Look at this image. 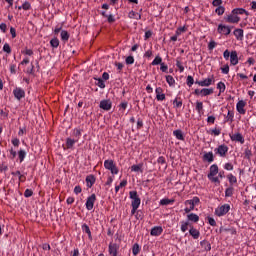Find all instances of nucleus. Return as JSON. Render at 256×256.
Returning <instances> with one entry per match:
<instances>
[{
	"instance_id": "f257e3e1",
	"label": "nucleus",
	"mask_w": 256,
	"mask_h": 256,
	"mask_svg": "<svg viewBox=\"0 0 256 256\" xmlns=\"http://www.w3.org/2000/svg\"><path fill=\"white\" fill-rule=\"evenodd\" d=\"M228 211H231V206L229 204H223L215 209V215H217V217H223L227 215Z\"/></svg>"
},
{
	"instance_id": "f03ea898",
	"label": "nucleus",
	"mask_w": 256,
	"mask_h": 256,
	"mask_svg": "<svg viewBox=\"0 0 256 256\" xmlns=\"http://www.w3.org/2000/svg\"><path fill=\"white\" fill-rule=\"evenodd\" d=\"M215 155H219V157H227V153H229V147L225 144L219 145L214 149Z\"/></svg>"
},
{
	"instance_id": "7ed1b4c3",
	"label": "nucleus",
	"mask_w": 256,
	"mask_h": 256,
	"mask_svg": "<svg viewBox=\"0 0 256 256\" xmlns=\"http://www.w3.org/2000/svg\"><path fill=\"white\" fill-rule=\"evenodd\" d=\"M130 199L132 200V207L139 208L141 205V198H139V195L137 194V191H130L129 192Z\"/></svg>"
},
{
	"instance_id": "20e7f679",
	"label": "nucleus",
	"mask_w": 256,
	"mask_h": 256,
	"mask_svg": "<svg viewBox=\"0 0 256 256\" xmlns=\"http://www.w3.org/2000/svg\"><path fill=\"white\" fill-rule=\"evenodd\" d=\"M97 201V196L92 194L86 200V209L87 211H92L93 207H95V202Z\"/></svg>"
},
{
	"instance_id": "39448f33",
	"label": "nucleus",
	"mask_w": 256,
	"mask_h": 256,
	"mask_svg": "<svg viewBox=\"0 0 256 256\" xmlns=\"http://www.w3.org/2000/svg\"><path fill=\"white\" fill-rule=\"evenodd\" d=\"M215 83V78L212 76L211 78H206L201 81H196L195 84L199 85L200 87H210V85H213Z\"/></svg>"
},
{
	"instance_id": "423d86ee",
	"label": "nucleus",
	"mask_w": 256,
	"mask_h": 256,
	"mask_svg": "<svg viewBox=\"0 0 256 256\" xmlns=\"http://www.w3.org/2000/svg\"><path fill=\"white\" fill-rule=\"evenodd\" d=\"M224 21L226 23H239L241 21V18L239 16H236L234 13H233V10L231 12V14L229 15H226L224 17Z\"/></svg>"
},
{
	"instance_id": "0eeeda50",
	"label": "nucleus",
	"mask_w": 256,
	"mask_h": 256,
	"mask_svg": "<svg viewBox=\"0 0 256 256\" xmlns=\"http://www.w3.org/2000/svg\"><path fill=\"white\" fill-rule=\"evenodd\" d=\"M217 31L220 35H231V28L227 25L219 24Z\"/></svg>"
},
{
	"instance_id": "6e6552de",
	"label": "nucleus",
	"mask_w": 256,
	"mask_h": 256,
	"mask_svg": "<svg viewBox=\"0 0 256 256\" xmlns=\"http://www.w3.org/2000/svg\"><path fill=\"white\" fill-rule=\"evenodd\" d=\"M99 107L104 111H111V107H113V103L111 102V100H101Z\"/></svg>"
},
{
	"instance_id": "1a4fd4ad",
	"label": "nucleus",
	"mask_w": 256,
	"mask_h": 256,
	"mask_svg": "<svg viewBox=\"0 0 256 256\" xmlns=\"http://www.w3.org/2000/svg\"><path fill=\"white\" fill-rule=\"evenodd\" d=\"M247 105V102H245L244 100H239L238 103L236 104V110L238 111V113H240V115H245L246 110H245V106Z\"/></svg>"
},
{
	"instance_id": "9d476101",
	"label": "nucleus",
	"mask_w": 256,
	"mask_h": 256,
	"mask_svg": "<svg viewBox=\"0 0 256 256\" xmlns=\"http://www.w3.org/2000/svg\"><path fill=\"white\" fill-rule=\"evenodd\" d=\"M13 95L14 97L18 100L21 101V99H23V97H25V90L21 89V88H15L13 90Z\"/></svg>"
},
{
	"instance_id": "9b49d317",
	"label": "nucleus",
	"mask_w": 256,
	"mask_h": 256,
	"mask_svg": "<svg viewBox=\"0 0 256 256\" xmlns=\"http://www.w3.org/2000/svg\"><path fill=\"white\" fill-rule=\"evenodd\" d=\"M109 254L112 256H117L119 251V244L110 243L108 247Z\"/></svg>"
},
{
	"instance_id": "f8f14e48",
	"label": "nucleus",
	"mask_w": 256,
	"mask_h": 256,
	"mask_svg": "<svg viewBox=\"0 0 256 256\" xmlns=\"http://www.w3.org/2000/svg\"><path fill=\"white\" fill-rule=\"evenodd\" d=\"M231 141H236L237 143H241V145H243V143H245V138L243 137V135L241 133H236L230 136Z\"/></svg>"
},
{
	"instance_id": "ddd939ff",
	"label": "nucleus",
	"mask_w": 256,
	"mask_h": 256,
	"mask_svg": "<svg viewBox=\"0 0 256 256\" xmlns=\"http://www.w3.org/2000/svg\"><path fill=\"white\" fill-rule=\"evenodd\" d=\"M161 233H163V227L161 226H155L150 231V235H152V237H159Z\"/></svg>"
},
{
	"instance_id": "4468645a",
	"label": "nucleus",
	"mask_w": 256,
	"mask_h": 256,
	"mask_svg": "<svg viewBox=\"0 0 256 256\" xmlns=\"http://www.w3.org/2000/svg\"><path fill=\"white\" fill-rule=\"evenodd\" d=\"M239 63V56L237 55V51H232L230 53V65H237Z\"/></svg>"
},
{
	"instance_id": "2eb2a0df",
	"label": "nucleus",
	"mask_w": 256,
	"mask_h": 256,
	"mask_svg": "<svg viewBox=\"0 0 256 256\" xmlns=\"http://www.w3.org/2000/svg\"><path fill=\"white\" fill-rule=\"evenodd\" d=\"M189 234L193 239H199V237H201V232H199V230L193 226H190Z\"/></svg>"
},
{
	"instance_id": "dca6fc26",
	"label": "nucleus",
	"mask_w": 256,
	"mask_h": 256,
	"mask_svg": "<svg viewBox=\"0 0 256 256\" xmlns=\"http://www.w3.org/2000/svg\"><path fill=\"white\" fill-rule=\"evenodd\" d=\"M200 201L201 200L199 199V197L195 196L191 200H186L184 202V205H191V209H193V207H195V205H199Z\"/></svg>"
},
{
	"instance_id": "f3484780",
	"label": "nucleus",
	"mask_w": 256,
	"mask_h": 256,
	"mask_svg": "<svg viewBox=\"0 0 256 256\" xmlns=\"http://www.w3.org/2000/svg\"><path fill=\"white\" fill-rule=\"evenodd\" d=\"M219 173V166L217 164H213L210 166V172L208 174V179H211V177H215Z\"/></svg>"
},
{
	"instance_id": "a211bd4d",
	"label": "nucleus",
	"mask_w": 256,
	"mask_h": 256,
	"mask_svg": "<svg viewBox=\"0 0 256 256\" xmlns=\"http://www.w3.org/2000/svg\"><path fill=\"white\" fill-rule=\"evenodd\" d=\"M155 93L157 101H165V94L163 93V88H156Z\"/></svg>"
},
{
	"instance_id": "6ab92c4d",
	"label": "nucleus",
	"mask_w": 256,
	"mask_h": 256,
	"mask_svg": "<svg viewBox=\"0 0 256 256\" xmlns=\"http://www.w3.org/2000/svg\"><path fill=\"white\" fill-rule=\"evenodd\" d=\"M173 135L178 141H185V135L181 129L174 130Z\"/></svg>"
},
{
	"instance_id": "aec40b11",
	"label": "nucleus",
	"mask_w": 256,
	"mask_h": 256,
	"mask_svg": "<svg viewBox=\"0 0 256 256\" xmlns=\"http://www.w3.org/2000/svg\"><path fill=\"white\" fill-rule=\"evenodd\" d=\"M203 161H207L208 163H213V161H215V157L213 156V152H206L203 155Z\"/></svg>"
},
{
	"instance_id": "412c9836",
	"label": "nucleus",
	"mask_w": 256,
	"mask_h": 256,
	"mask_svg": "<svg viewBox=\"0 0 256 256\" xmlns=\"http://www.w3.org/2000/svg\"><path fill=\"white\" fill-rule=\"evenodd\" d=\"M188 222L191 221L192 223H199V215L195 213H190L187 215Z\"/></svg>"
},
{
	"instance_id": "4be33fe9",
	"label": "nucleus",
	"mask_w": 256,
	"mask_h": 256,
	"mask_svg": "<svg viewBox=\"0 0 256 256\" xmlns=\"http://www.w3.org/2000/svg\"><path fill=\"white\" fill-rule=\"evenodd\" d=\"M81 135H82V130L79 128H75L72 132V137H74V139L76 141L79 142V140L81 139Z\"/></svg>"
},
{
	"instance_id": "5701e85b",
	"label": "nucleus",
	"mask_w": 256,
	"mask_h": 256,
	"mask_svg": "<svg viewBox=\"0 0 256 256\" xmlns=\"http://www.w3.org/2000/svg\"><path fill=\"white\" fill-rule=\"evenodd\" d=\"M180 224H181L180 229H181L182 233H185L189 229V227H193V225H191V223H189V221H181Z\"/></svg>"
},
{
	"instance_id": "b1692460",
	"label": "nucleus",
	"mask_w": 256,
	"mask_h": 256,
	"mask_svg": "<svg viewBox=\"0 0 256 256\" xmlns=\"http://www.w3.org/2000/svg\"><path fill=\"white\" fill-rule=\"evenodd\" d=\"M201 97H207L208 95H213V88H203L200 90Z\"/></svg>"
},
{
	"instance_id": "393cba45",
	"label": "nucleus",
	"mask_w": 256,
	"mask_h": 256,
	"mask_svg": "<svg viewBox=\"0 0 256 256\" xmlns=\"http://www.w3.org/2000/svg\"><path fill=\"white\" fill-rule=\"evenodd\" d=\"M60 37L64 43H67V41H69V37H70L69 32H67V30H61Z\"/></svg>"
},
{
	"instance_id": "a878e982",
	"label": "nucleus",
	"mask_w": 256,
	"mask_h": 256,
	"mask_svg": "<svg viewBox=\"0 0 256 256\" xmlns=\"http://www.w3.org/2000/svg\"><path fill=\"white\" fill-rule=\"evenodd\" d=\"M75 143H78V141L75 138H67L66 139V147L68 149H73V146L75 145Z\"/></svg>"
},
{
	"instance_id": "bb28decb",
	"label": "nucleus",
	"mask_w": 256,
	"mask_h": 256,
	"mask_svg": "<svg viewBox=\"0 0 256 256\" xmlns=\"http://www.w3.org/2000/svg\"><path fill=\"white\" fill-rule=\"evenodd\" d=\"M232 13H234L236 16L237 15H249V12H247V10L243 9V8H235L232 10Z\"/></svg>"
},
{
	"instance_id": "cd10ccee",
	"label": "nucleus",
	"mask_w": 256,
	"mask_h": 256,
	"mask_svg": "<svg viewBox=\"0 0 256 256\" xmlns=\"http://www.w3.org/2000/svg\"><path fill=\"white\" fill-rule=\"evenodd\" d=\"M131 171H133L134 173H143V164L132 165Z\"/></svg>"
},
{
	"instance_id": "c85d7f7f",
	"label": "nucleus",
	"mask_w": 256,
	"mask_h": 256,
	"mask_svg": "<svg viewBox=\"0 0 256 256\" xmlns=\"http://www.w3.org/2000/svg\"><path fill=\"white\" fill-rule=\"evenodd\" d=\"M226 177H227V179H228V181H229V183H230L231 186L236 185V183H237V177H236L235 175H233L232 173H230V174H228Z\"/></svg>"
},
{
	"instance_id": "c756f323",
	"label": "nucleus",
	"mask_w": 256,
	"mask_h": 256,
	"mask_svg": "<svg viewBox=\"0 0 256 256\" xmlns=\"http://www.w3.org/2000/svg\"><path fill=\"white\" fill-rule=\"evenodd\" d=\"M86 183H87V187H91L92 185H95V176L93 175L87 176Z\"/></svg>"
},
{
	"instance_id": "7c9ffc66",
	"label": "nucleus",
	"mask_w": 256,
	"mask_h": 256,
	"mask_svg": "<svg viewBox=\"0 0 256 256\" xmlns=\"http://www.w3.org/2000/svg\"><path fill=\"white\" fill-rule=\"evenodd\" d=\"M82 231H83L84 233H87V234H88V238H89V239H93V236L91 235V229L89 228V225L83 224V225H82Z\"/></svg>"
},
{
	"instance_id": "2f4dec72",
	"label": "nucleus",
	"mask_w": 256,
	"mask_h": 256,
	"mask_svg": "<svg viewBox=\"0 0 256 256\" xmlns=\"http://www.w3.org/2000/svg\"><path fill=\"white\" fill-rule=\"evenodd\" d=\"M173 105L176 107V109H181V107H183V100H181V98H175Z\"/></svg>"
},
{
	"instance_id": "473e14b6",
	"label": "nucleus",
	"mask_w": 256,
	"mask_h": 256,
	"mask_svg": "<svg viewBox=\"0 0 256 256\" xmlns=\"http://www.w3.org/2000/svg\"><path fill=\"white\" fill-rule=\"evenodd\" d=\"M195 109H196L197 113L199 115H201L203 113V102L197 101Z\"/></svg>"
},
{
	"instance_id": "72a5a7b5",
	"label": "nucleus",
	"mask_w": 256,
	"mask_h": 256,
	"mask_svg": "<svg viewBox=\"0 0 256 256\" xmlns=\"http://www.w3.org/2000/svg\"><path fill=\"white\" fill-rule=\"evenodd\" d=\"M132 253L134 256L139 255V253H141V247H139V245L137 243H135L132 247Z\"/></svg>"
},
{
	"instance_id": "f704fd0d",
	"label": "nucleus",
	"mask_w": 256,
	"mask_h": 256,
	"mask_svg": "<svg viewBox=\"0 0 256 256\" xmlns=\"http://www.w3.org/2000/svg\"><path fill=\"white\" fill-rule=\"evenodd\" d=\"M26 155H27V152H25V150H19L18 159H19L20 163H23V161H25Z\"/></svg>"
},
{
	"instance_id": "c9c22d12",
	"label": "nucleus",
	"mask_w": 256,
	"mask_h": 256,
	"mask_svg": "<svg viewBox=\"0 0 256 256\" xmlns=\"http://www.w3.org/2000/svg\"><path fill=\"white\" fill-rule=\"evenodd\" d=\"M234 35L236 37V39H243V29H235L234 30Z\"/></svg>"
},
{
	"instance_id": "e433bc0d",
	"label": "nucleus",
	"mask_w": 256,
	"mask_h": 256,
	"mask_svg": "<svg viewBox=\"0 0 256 256\" xmlns=\"http://www.w3.org/2000/svg\"><path fill=\"white\" fill-rule=\"evenodd\" d=\"M173 203H175V200L173 199L164 198L160 200V205H171Z\"/></svg>"
},
{
	"instance_id": "4c0bfd02",
	"label": "nucleus",
	"mask_w": 256,
	"mask_h": 256,
	"mask_svg": "<svg viewBox=\"0 0 256 256\" xmlns=\"http://www.w3.org/2000/svg\"><path fill=\"white\" fill-rule=\"evenodd\" d=\"M115 165V162L113 160H105L104 161V167L105 169H110Z\"/></svg>"
},
{
	"instance_id": "58836bf2",
	"label": "nucleus",
	"mask_w": 256,
	"mask_h": 256,
	"mask_svg": "<svg viewBox=\"0 0 256 256\" xmlns=\"http://www.w3.org/2000/svg\"><path fill=\"white\" fill-rule=\"evenodd\" d=\"M233 191H235L233 186H230V187L226 188L225 197H233Z\"/></svg>"
},
{
	"instance_id": "ea45409f",
	"label": "nucleus",
	"mask_w": 256,
	"mask_h": 256,
	"mask_svg": "<svg viewBox=\"0 0 256 256\" xmlns=\"http://www.w3.org/2000/svg\"><path fill=\"white\" fill-rule=\"evenodd\" d=\"M50 45L51 47H53L54 49H57V47H59V39L58 38H53L50 40Z\"/></svg>"
},
{
	"instance_id": "a19ab883",
	"label": "nucleus",
	"mask_w": 256,
	"mask_h": 256,
	"mask_svg": "<svg viewBox=\"0 0 256 256\" xmlns=\"http://www.w3.org/2000/svg\"><path fill=\"white\" fill-rule=\"evenodd\" d=\"M217 89H219V95H221V93H225V89H226L225 83L219 82L217 84Z\"/></svg>"
},
{
	"instance_id": "79ce46f5",
	"label": "nucleus",
	"mask_w": 256,
	"mask_h": 256,
	"mask_svg": "<svg viewBox=\"0 0 256 256\" xmlns=\"http://www.w3.org/2000/svg\"><path fill=\"white\" fill-rule=\"evenodd\" d=\"M96 85L100 87V89H105V82L101 78H96Z\"/></svg>"
},
{
	"instance_id": "37998d69",
	"label": "nucleus",
	"mask_w": 256,
	"mask_h": 256,
	"mask_svg": "<svg viewBox=\"0 0 256 256\" xmlns=\"http://www.w3.org/2000/svg\"><path fill=\"white\" fill-rule=\"evenodd\" d=\"M130 19H141V14L136 13L135 11H131L129 13Z\"/></svg>"
},
{
	"instance_id": "c03bdc74",
	"label": "nucleus",
	"mask_w": 256,
	"mask_h": 256,
	"mask_svg": "<svg viewBox=\"0 0 256 256\" xmlns=\"http://www.w3.org/2000/svg\"><path fill=\"white\" fill-rule=\"evenodd\" d=\"M215 13L218 14L219 16L223 15L225 13V7L223 6H218L215 9Z\"/></svg>"
},
{
	"instance_id": "a18cd8bd",
	"label": "nucleus",
	"mask_w": 256,
	"mask_h": 256,
	"mask_svg": "<svg viewBox=\"0 0 256 256\" xmlns=\"http://www.w3.org/2000/svg\"><path fill=\"white\" fill-rule=\"evenodd\" d=\"M162 61L163 59L161 58V56H156L155 59L152 61V65H161Z\"/></svg>"
},
{
	"instance_id": "49530a36",
	"label": "nucleus",
	"mask_w": 256,
	"mask_h": 256,
	"mask_svg": "<svg viewBox=\"0 0 256 256\" xmlns=\"http://www.w3.org/2000/svg\"><path fill=\"white\" fill-rule=\"evenodd\" d=\"M166 82L168 83V85H175V78H173V76L168 75L166 76Z\"/></svg>"
},
{
	"instance_id": "de8ad7c7",
	"label": "nucleus",
	"mask_w": 256,
	"mask_h": 256,
	"mask_svg": "<svg viewBox=\"0 0 256 256\" xmlns=\"http://www.w3.org/2000/svg\"><path fill=\"white\" fill-rule=\"evenodd\" d=\"M126 185H127V180H123L122 182H120V184L115 187L116 193H119V189H121V187H125Z\"/></svg>"
},
{
	"instance_id": "09e8293b",
	"label": "nucleus",
	"mask_w": 256,
	"mask_h": 256,
	"mask_svg": "<svg viewBox=\"0 0 256 256\" xmlns=\"http://www.w3.org/2000/svg\"><path fill=\"white\" fill-rule=\"evenodd\" d=\"M126 65H133L135 63V58L133 56H128L125 60Z\"/></svg>"
},
{
	"instance_id": "8fccbe9b",
	"label": "nucleus",
	"mask_w": 256,
	"mask_h": 256,
	"mask_svg": "<svg viewBox=\"0 0 256 256\" xmlns=\"http://www.w3.org/2000/svg\"><path fill=\"white\" fill-rule=\"evenodd\" d=\"M9 155H8V157H9V159H15V157H17V151H15V150H13V148H11L10 150H9Z\"/></svg>"
},
{
	"instance_id": "3c124183",
	"label": "nucleus",
	"mask_w": 256,
	"mask_h": 256,
	"mask_svg": "<svg viewBox=\"0 0 256 256\" xmlns=\"http://www.w3.org/2000/svg\"><path fill=\"white\" fill-rule=\"evenodd\" d=\"M176 67H178L180 73H183L185 71V67H183V64L179 60L176 61Z\"/></svg>"
},
{
	"instance_id": "603ef678",
	"label": "nucleus",
	"mask_w": 256,
	"mask_h": 256,
	"mask_svg": "<svg viewBox=\"0 0 256 256\" xmlns=\"http://www.w3.org/2000/svg\"><path fill=\"white\" fill-rule=\"evenodd\" d=\"M224 169L226 171H233V169H234L233 164L231 162L224 164Z\"/></svg>"
},
{
	"instance_id": "864d4df0",
	"label": "nucleus",
	"mask_w": 256,
	"mask_h": 256,
	"mask_svg": "<svg viewBox=\"0 0 256 256\" xmlns=\"http://www.w3.org/2000/svg\"><path fill=\"white\" fill-rule=\"evenodd\" d=\"M215 47H217V42H215L214 40L210 41L208 44L209 51H213Z\"/></svg>"
},
{
	"instance_id": "5fc2aeb1",
	"label": "nucleus",
	"mask_w": 256,
	"mask_h": 256,
	"mask_svg": "<svg viewBox=\"0 0 256 256\" xmlns=\"http://www.w3.org/2000/svg\"><path fill=\"white\" fill-rule=\"evenodd\" d=\"M193 83H195V79H193V76H187V85H188V87H192Z\"/></svg>"
},
{
	"instance_id": "6e6d98bb",
	"label": "nucleus",
	"mask_w": 256,
	"mask_h": 256,
	"mask_svg": "<svg viewBox=\"0 0 256 256\" xmlns=\"http://www.w3.org/2000/svg\"><path fill=\"white\" fill-rule=\"evenodd\" d=\"M244 155H245L246 159H251L253 152H251V150L249 148H246Z\"/></svg>"
},
{
	"instance_id": "4d7b16f0",
	"label": "nucleus",
	"mask_w": 256,
	"mask_h": 256,
	"mask_svg": "<svg viewBox=\"0 0 256 256\" xmlns=\"http://www.w3.org/2000/svg\"><path fill=\"white\" fill-rule=\"evenodd\" d=\"M108 171L112 173V175H117L119 173V168L114 164L112 168H110Z\"/></svg>"
},
{
	"instance_id": "13d9d810",
	"label": "nucleus",
	"mask_w": 256,
	"mask_h": 256,
	"mask_svg": "<svg viewBox=\"0 0 256 256\" xmlns=\"http://www.w3.org/2000/svg\"><path fill=\"white\" fill-rule=\"evenodd\" d=\"M24 197H26V198L33 197V190L26 189L24 192Z\"/></svg>"
},
{
	"instance_id": "bf43d9fd",
	"label": "nucleus",
	"mask_w": 256,
	"mask_h": 256,
	"mask_svg": "<svg viewBox=\"0 0 256 256\" xmlns=\"http://www.w3.org/2000/svg\"><path fill=\"white\" fill-rule=\"evenodd\" d=\"M212 5L213 7H221V5H223V0H213Z\"/></svg>"
},
{
	"instance_id": "052dcab7",
	"label": "nucleus",
	"mask_w": 256,
	"mask_h": 256,
	"mask_svg": "<svg viewBox=\"0 0 256 256\" xmlns=\"http://www.w3.org/2000/svg\"><path fill=\"white\" fill-rule=\"evenodd\" d=\"M221 71L224 75H229V66L228 64L224 65L222 68H221Z\"/></svg>"
},
{
	"instance_id": "680f3d73",
	"label": "nucleus",
	"mask_w": 256,
	"mask_h": 256,
	"mask_svg": "<svg viewBox=\"0 0 256 256\" xmlns=\"http://www.w3.org/2000/svg\"><path fill=\"white\" fill-rule=\"evenodd\" d=\"M22 9H24V11H29V9H31V3L29 2H24L22 4Z\"/></svg>"
},
{
	"instance_id": "e2e57ef3",
	"label": "nucleus",
	"mask_w": 256,
	"mask_h": 256,
	"mask_svg": "<svg viewBox=\"0 0 256 256\" xmlns=\"http://www.w3.org/2000/svg\"><path fill=\"white\" fill-rule=\"evenodd\" d=\"M223 57L226 61H229V57H231V52H229V50H225L223 52Z\"/></svg>"
},
{
	"instance_id": "0e129e2a",
	"label": "nucleus",
	"mask_w": 256,
	"mask_h": 256,
	"mask_svg": "<svg viewBox=\"0 0 256 256\" xmlns=\"http://www.w3.org/2000/svg\"><path fill=\"white\" fill-rule=\"evenodd\" d=\"M208 223L211 225V227L217 226V222L212 217H208Z\"/></svg>"
},
{
	"instance_id": "69168bd1",
	"label": "nucleus",
	"mask_w": 256,
	"mask_h": 256,
	"mask_svg": "<svg viewBox=\"0 0 256 256\" xmlns=\"http://www.w3.org/2000/svg\"><path fill=\"white\" fill-rule=\"evenodd\" d=\"M12 145H14V147H19V145H21L19 138L12 139Z\"/></svg>"
},
{
	"instance_id": "338daca9",
	"label": "nucleus",
	"mask_w": 256,
	"mask_h": 256,
	"mask_svg": "<svg viewBox=\"0 0 256 256\" xmlns=\"http://www.w3.org/2000/svg\"><path fill=\"white\" fill-rule=\"evenodd\" d=\"M3 51L5 52V53H11V46H9V44H4V46H3Z\"/></svg>"
},
{
	"instance_id": "774afa93",
	"label": "nucleus",
	"mask_w": 256,
	"mask_h": 256,
	"mask_svg": "<svg viewBox=\"0 0 256 256\" xmlns=\"http://www.w3.org/2000/svg\"><path fill=\"white\" fill-rule=\"evenodd\" d=\"M211 134L215 135L217 137V136L221 135V130L217 129V128H214V129L211 130Z\"/></svg>"
}]
</instances>
